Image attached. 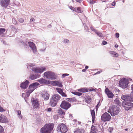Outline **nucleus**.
Masks as SVG:
<instances>
[{"label":"nucleus","mask_w":133,"mask_h":133,"mask_svg":"<svg viewBox=\"0 0 133 133\" xmlns=\"http://www.w3.org/2000/svg\"><path fill=\"white\" fill-rule=\"evenodd\" d=\"M54 124L53 123H46L41 129V133H51L54 128Z\"/></svg>","instance_id":"f257e3e1"},{"label":"nucleus","mask_w":133,"mask_h":133,"mask_svg":"<svg viewBox=\"0 0 133 133\" xmlns=\"http://www.w3.org/2000/svg\"><path fill=\"white\" fill-rule=\"evenodd\" d=\"M61 98V96L58 94H55L52 95L49 102L50 106L52 107L56 106Z\"/></svg>","instance_id":"f03ea898"},{"label":"nucleus","mask_w":133,"mask_h":133,"mask_svg":"<svg viewBox=\"0 0 133 133\" xmlns=\"http://www.w3.org/2000/svg\"><path fill=\"white\" fill-rule=\"evenodd\" d=\"M43 76L46 79H50L51 80H55L58 77L56 74L51 71L45 72L43 75Z\"/></svg>","instance_id":"7ed1b4c3"},{"label":"nucleus","mask_w":133,"mask_h":133,"mask_svg":"<svg viewBox=\"0 0 133 133\" xmlns=\"http://www.w3.org/2000/svg\"><path fill=\"white\" fill-rule=\"evenodd\" d=\"M130 100L126 101H122V106L123 107L125 110L128 111L131 110L133 108V103L131 102Z\"/></svg>","instance_id":"20e7f679"},{"label":"nucleus","mask_w":133,"mask_h":133,"mask_svg":"<svg viewBox=\"0 0 133 133\" xmlns=\"http://www.w3.org/2000/svg\"><path fill=\"white\" fill-rule=\"evenodd\" d=\"M68 128L66 125L63 123L59 124L56 130L58 132L66 133L68 130Z\"/></svg>","instance_id":"39448f33"},{"label":"nucleus","mask_w":133,"mask_h":133,"mask_svg":"<svg viewBox=\"0 0 133 133\" xmlns=\"http://www.w3.org/2000/svg\"><path fill=\"white\" fill-rule=\"evenodd\" d=\"M129 81V79L126 78H122L119 81V86L123 89H125L127 88Z\"/></svg>","instance_id":"423d86ee"},{"label":"nucleus","mask_w":133,"mask_h":133,"mask_svg":"<svg viewBox=\"0 0 133 133\" xmlns=\"http://www.w3.org/2000/svg\"><path fill=\"white\" fill-rule=\"evenodd\" d=\"M32 71L35 73L41 74L46 70L45 66H42L40 67H33L32 68H30Z\"/></svg>","instance_id":"0eeeda50"},{"label":"nucleus","mask_w":133,"mask_h":133,"mask_svg":"<svg viewBox=\"0 0 133 133\" xmlns=\"http://www.w3.org/2000/svg\"><path fill=\"white\" fill-rule=\"evenodd\" d=\"M71 103L65 100L62 101L60 105V107L61 108L66 110H68L71 107Z\"/></svg>","instance_id":"6e6552de"},{"label":"nucleus","mask_w":133,"mask_h":133,"mask_svg":"<svg viewBox=\"0 0 133 133\" xmlns=\"http://www.w3.org/2000/svg\"><path fill=\"white\" fill-rule=\"evenodd\" d=\"M111 116L110 115L105 112L101 116V120L105 122L107 121H109L111 119Z\"/></svg>","instance_id":"1a4fd4ad"},{"label":"nucleus","mask_w":133,"mask_h":133,"mask_svg":"<svg viewBox=\"0 0 133 133\" xmlns=\"http://www.w3.org/2000/svg\"><path fill=\"white\" fill-rule=\"evenodd\" d=\"M38 100L37 98H34L33 97H32L31 98V102L32 105L35 109L39 108V102L38 101Z\"/></svg>","instance_id":"9d476101"},{"label":"nucleus","mask_w":133,"mask_h":133,"mask_svg":"<svg viewBox=\"0 0 133 133\" xmlns=\"http://www.w3.org/2000/svg\"><path fill=\"white\" fill-rule=\"evenodd\" d=\"M36 81L39 82L40 84L43 85H50V81L49 80L45 79L43 77L37 79Z\"/></svg>","instance_id":"9b49d317"},{"label":"nucleus","mask_w":133,"mask_h":133,"mask_svg":"<svg viewBox=\"0 0 133 133\" xmlns=\"http://www.w3.org/2000/svg\"><path fill=\"white\" fill-rule=\"evenodd\" d=\"M29 48V46L31 49L32 52L34 54H36L37 52V49L36 47L35 46V44L32 42L29 41L27 42Z\"/></svg>","instance_id":"f8f14e48"},{"label":"nucleus","mask_w":133,"mask_h":133,"mask_svg":"<svg viewBox=\"0 0 133 133\" xmlns=\"http://www.w3.org/2000/svg\"><path fill=\"white\" fill-rule=\"evenodd\" d=\"M40 85L39 83L38 82H33L29 85L28 89L33 92L35 90L38 88Z\"/></svg>","instance_id":"ddd939ff"},{"label":"nucleus","mask_w":133,"mask_h":133,"mask_svg":"<svg viewBox=\"0 0 133 133\" xmlns=\"http://www.w3.org/2000/svg\"><path fill=\"white\" fill-rule=\"evenodd\" d=\"M29 83V81L25 79L23 82L21 83L20 87L22 89L25 90L28 88Z\"/></svg>","instance_id":"4468645a"},{"label":"nucleus","mask_w":133,"mask_h":133,"mask_svg":"<svg viewBox=\"0 0 133 133\" xmlns=\"http://www.w3.org/2000/svg\"><path fill=\"white\" fill-rule=\"evenodd\" d=\"M105 94L107 95L108 98H112L114 96V95L111 91L108 88H105L104 91Z\"/></svg>","instance_id":"2eb2a0df"},{"label":"nucleus","mask_w":133,"mask_h":133,"mask_svg":"<svg viewBox=\"0 0 133 133\" xmlns=\"http://www.w3.org/2000/svg\"><path fill=\"white\" fill-rule=\"evenodd\" d=\"M40 76V75L38 74L30 73L29 76L28 77L31 80H34L39 78Z\"/></svg>","instance_id":"dca6fc26"},{"label":"nucleus","mask_w":133,"mask_h":133,"mask_svg":"<svg viewBox=\"0 0 133 133\" xmlns=\"http://www.w3.org/2000/svg\"><path fill=\"white\" fill-rule=\"evenodd\" d=\"M10 0H2L1 1V5L2 7L6 8L9 5Z\"/></svg>","instance_id":"f3484780"},{"label":"nucleus","mask_w":133,"mask_h":133,"mask_svg":"<svg viewBox=\"0 0 133 133\" xmlns=\"http://www.w3.org/2000/svg\"><path fill=\"white\" fill-rule=\"evenodd\" d=\"M117 108V110H116L115 111H112L111 112H110L108 110V112L109 113L112 117L117 115L118 114L119 112L121 111V110L119 107H118Z\"/></svg>","instance_id":"a211bd4d"},{"label":"nucleus","mask_w":133,"mask_h":133,"mask_svg":"<svg viewBox=\"0 0 133 133\" xmlns=\"http://www.w3.org/2000/svg\"><path fill=\"white\" fill-rule=\"evenodd\" d=\"M69 8L71 10L77 13H81L83 11L81 9L80 7L74 8L72 6H69Z\"/></svg>","instance_id":"6ab92c4d"},{"label":"nucleus","mask_w":133,"mask_h":133,"mask_svg":"<svg viewBox=\"0 0 133 133\" xmlns=\"http://www.w3.org/2000/svg\"><path fill=\"white\" fill-rule=\"evenodd\" d=\"M131 96L129 94L122 95L121 97V99L123 100V101H126L128 100H130Z\"/></svg>","instance_id":"aec40b11"},{"label":"nucleus","mask_w":133,"mask_h":133,"mask_svg":"<svg viewBox=\"0 0 133 133\" xmlns=\"http://www.w3.org/2000/svg\"><path fill=\"white\" fill-rule=\"evenodd\" d=\"M57 113L59 115L61 116V118H64V116L65 114V112L63 110L62 108H59L57 110Z\"/></svg>","instance_id":"412c9836"},{"label":"nucleus","mask_w":133,"mask_h":133,"mask_svg":"<svg viewBox=\"0 0 133 133\" xmlns=\"http://www.w3.org/2000/svg\"><path fill=\"white\" fill-rule=\"evenodd\" d=\"M50 96V95L48 93V91H46L42 95V97L44 98L45 101L48 100L49 99Z\"/></svg>","instance_id":"4be33fe9"},{"label":"nucleus","mask_w":133,"mask_h":133,"mask_svg":"<svg viewBox=\"0 0 133 133\" xmlns=\"http://www.w3.org/2000/svg\"><path fill=\"white\" fill-rule=\"evenodd\" d=\"M9 122V120L7 117L4 115H2V117L0 120V122L6 123Z\"/></svg>","instance_id":"5701e85b"},{"label":"nucleus","mask_w":133,"mask_h":133,"mask_svg":"<svg viewBox=\"0 0 133 133\" xmlns=\"http://www.w3.org/2000/svg\"><path fill=\"white\" fill-rule=\"evenodd\" d=\"M85 97L84 99L85 102L88 104H90L92 100L91 96L88 95H87Z\"/></svg>","instance_id":"b1692460"},{"label":"nucleus","mask_w":133,"mask_h":133,"mask_svg":"<svg viewBox=\"0 0 133 133\" xmlns=\"http://www.w3.org/2000/svg\"><path fill=\"white\" fill-rule=\"evenodd\" d=\"M97 128L96 126L92 125L90 129L91 133H97L98 131Z\"/></svg>","instance_id":"393cba45"},{"label":"nucleus","mask_w":133,"mask_h":133,"mask_svg":"<svg viewBox=\"0 0 133 133\" xmlns=\"http://www.w3.org/2000/svg\"><path fill=\"white\" fill-rule=\"evenodd\" d=\"M116 99L114 100V102H115V104H116L117 106L121 107V103L119 101V98L118 97V96H116Z\"/></svg>","instance_id":"a878e982"},{"label":"nucleus","mask_w":133,"mask_h":133,"mask_svg":"<svg viewBox=\"0 0 133 133\" xmlns=\"http://www.w3.org/2000/svg\"><path fill=\"white\" fill-rule=\"evenodd\" d=\"M88 88L83 87L82 88L77 89V91L79 92L82 93H85L88 92L87 90Z\"/></svg>","instance_id":"bb28decb"},{"label":"nucleus","mask_w":133,"mask_h":133,"mask_svg":"<svg viewBox=\"0 0 133 133\" xmlns=\"http://www.w3.org/2000/svg\"><path fill=\"white\" fill-rule=\"evenodd\" d=\"M6 29L4 28H0V35L2 37L5 36V34L4 32L5 31Z\"/></svg>","instance_id":"cd10ccee"},{"label":"nucleus","mask_w":133,"mask_h":133,"mask_svg":"<svg viewBox=\"0 0 133 133\" xmlns=\"http://www.w3.org/2000/svg\"><path fill=\"white\" fill-rule=\"evenodd\" d=\"M109 53L110 54L112 55V57H117L119 56L118 54L115 51H110Z\"/></svg>","instance_id":"c85d7f7f"},{"label":"nucleus","mask_w":133,"mask_h":133,"mask_svg":"<svg viewBox=\"0 0 133 133\" xmlns=\"http://www.w3.org/2000/svg\"><path fill=\"white\" fill-rule=\"evenodd\" d=\"M18 43H22L25 48H27V47H28L29 48L27 42H24L23 40L21 39L18 41Z\"/></svg>","instance_id":"c756f323"},{"label":"nucleus","mask_w":133,"mask_h":133,"mask_svg":"<svg viewBox=\"0 0 133 133\" xmlns=\"http://www.w3.org/2000/svg\"><path fill=\"white\" fill-rule=\"evenodd\" d=\"M56 86L60 88H62L63 87L62 82L60 80H57Z\"/></svg>","instance_id":"7c9ffc66"},{"label":"nucleus","mask_w":133,"mask_h":133,"mask_svg":"<svg viewBox=\"0 0 133 133\" xmlns=\"http://www.w3.org/2000/svg\"><path fill=\"white\" fill-rule=\"evenodd\" d=\"M71 93L72 94L76 95L77 96H81L82 94V93L81 92H79L76 91H72L71 92Z\"/></svg>","instance_id":"2f4dec72"},{"label":"nucleus","mask_w":133,"mask_h":133,"mask_svg":"<svg viewBox=\"0 0 133 133\" xmlns=\"http://www.w3.org/2000/svg\"><path fill=\"white\" fill-rule=\"evenodd\" d=\"M95 33L100 37H103V35L102 33L100 31H98L97 30L95 32Z\"/></svg>","instance_id":"473e14b6"},{"label":"nucleus","mask_w":133,"mask_h":133,"mask_svg":"<svg viewBox=\"0 0 133 133\" xmlns=\"http://www.w3.org/2000/svg\"><path fill=\"white\" fill-rule=\"evenodd\" d=\"M117 105H112L110 106L109 107L110 109L112 110V111H115L116 110H117V108L118 107H117Z\"/></svg>","instance_id":"72a5a7b5"},{"label":"nucleus","mask_w":133,"mask_h":133,"mask_svg":"<svg viewBox=\"0 0 133 133\" xmlns=\"http://www.w3.org/2000/svg\"><path fill=\"white\" fill-rule=\"evenodd\" d=\"M10 27L11 28L12 31H15L14 33L15 34L17 32V29L13 25H10Z\"/></svg>","instance_id":"f704fd0d"},{"label":"nucleus","mask_w":133,"mask_h":133,"mask_svg":"<svg viewBox=\"0 0 133 133\" xmlns=\"http://www.w3.org/2000/svg\"><path fill=\"white\" fill-rule=\"evenodd\" d=\"M79 18L82 21V23L83 24V25H85V21H87V17H84V18L82 19L80 17H79Z\"/></svg>","instance_id":"c9c22d12"},{"label":"nucleus","mask_w":133,"mask_h":133,"mask_svg":"<svg viewBox=\"0 0 133 133\" xmlns=\"http://www.w3.org/2000/svg\"><path fill=\"white\" fill-rule=\"evenodd\" d=\"M26 91L25 93L26 95L28 97H29L30 94L33 92L31 90L28 89V90H26Z\"/></svg>","instance_id":"e433bc0d"},{"label":"nucleus","mask_w":133,"mask_h":133,"mask_svg":"<svg viewBox=\"0 0 133 133\" xmlns=\"http://www.w3.org/2000/svg\"><path fill=\"white\" fill-rule=\"evenodd\" d=\"M17 114L18 116V117L21 119L23 118V116L21 114V111L19 110H18L17 111Z\"/></svg>","instance_id":"4c0bfd02"},{"label":"nucleus","mask_w":133,"mask_h":133,"mask_svg":"<svg viewBox=\"0 0 133 133\" xmlns=\"http://www.w3.org/2000/svg\"><path fill=\"white\" fill-rule=\"evenodd\" d=\"M56 91L60 94L63 91V89L59 88H56Z\"/></svg>","instance_id":"58836bf2"},{"label":"nucleus","mask_w":133,"mask_h":133,"mask_svg":"<svg viewBox=\"0 0 133 133\" xmlns=\"http://www.w3.org/2000/svg\"><path fill=\"white\" fill-rule=\"evenodd\" d=\"M90 112L92 117H95V112L94 110H90Z\"/></svg>","instance_id":"ea45409f"},{"label":"nucleus","mask_w":133,"mask_h":133,"mask_svg":"<svg viewBox=\"0 0 133 133\" xmlns=\"http://www.w3.org/2000/svg\"><path fill=\"white\" fill-rule=\"evenodd\" d=\"M57 81V80L50 81V84L53 86H56Z\"/></svg>","instance_id":"a19ab883"},{"label":"nucleus","mask_w":133,"mask_h":133,"mask_svg":"<svg viewBox=\"0 0 133 133\" xmlns=\"http://www.w3.org/2000/svg\"><path fill=\"white\" fill-rule=\"evenodd\" d=\"M41 122V118L40 117L37 118H36V123L38 124H40Z\"/></svg>","instance_id":"79ce46f5"},{"label":"nucleus","mask_w":133,"mask_h":133,"mask_svg":"<svg viewBox=\"0 0 133 133\" xmlns=\"http://www.w3.org/2000/svg\"><path fill=\"white\" fill-rule=\"evenodd\" d=\"M17 19L18 21L21 23H22L24 22V19L22 18L18 17V18H17Z\"/></svg>","instance_id":"37998d69"},{"label":"nucleus","mask_w":133,"mask_h":133,"mask_svg":"<svg viewBox=\"0 0 133 133\" xmlns=\"http://www.w3.org/2000/svg\"><path fill=\"white\" fill-rule=\"evenodd\" d=\"M87 1L90 4H93L95 3L96 1V0H87Z\"/></svg>","instance_id":"c03bdc74"},{"label":"nucleus","mask_w":133,"mask_h":133,"mask_svg":"<svg viewBox=\"0 0 133 133\" xmlns=\"http://www.w3.org/2000/svg\"><path fill=\"white\" fill-rule=\"evenodd\" d=\"M0 133H5L3 127L0 125Z\"/></svg>","instance_id":"a18cd8bd"},{"label":"nucleus","mask_w":133,"mask_h":133,"mask_svg":"<svg viewBox=\"0 0 133 133\" xmlns=\"http://www.w3.org/2000/svg\"><path fill=\"white\" fill-rule=\"evenodd\" d=\"M71 98V102H76L77 101L75 97H73Z\"/></svg>","instance_id":"49530a36"},{"label":"nucleus","mask_w":133,"mask_h":133,"mask_svg":"<svg viewBox=\"0 0 133 133\" xmlns=\"http://www.w3.org/2000/svg\"><path fill=\"white\" fill-rule=\"evenodd\" d=\"M12 18V23L15 25H16L17 24V21L16 20L15 18H14V17H13Z\"/></svg>","instance_id":"de8ad7c7"},{"label":"nucleus","mask_w":133,"mask_h":133,"mask_svg":"<svg viewBox=\"0 0 133 133\" xmlns=\"http://www.w3.org/2000/svg\"><path fill=\"white\" fill-rule=\"evenodd\" d=\"M74 133H82L80 131V129L78 128H77L75 131H74Z\"/></svg>","instance_id":"09e8293b"},{"label":"nucleus","mask_w":133,"mask_h":133,"mask_svg":"<svg viewBox=\"0 0 133 133\" xmlns=\"http://www.w3.org/2000/svg\"><path fill=\"white\" fill-rule=\"evenodd\" d=\"M60 95L63 97H67V95L63 91L62 92Z\"/></svg>","instance_id":"8fccbe9b"},{"label":"nucleus","mask_w":133,"mask_h":133,"mask_svg":"<svg viewBox=\"0 0 133 133\" xmlns=\"http://www.w3.org/2000/svg\"><path fill=\"white\" fill-rule=\"evenodd\" d=\"M26 66H29L30 67H32V68H33V66H35V64H34V63H28L27 64Z\"/></svg>","instance_id":"3c124183"},{"label":"nucleus","mask_w":133,"mask_h":133,"mask_svg":"<svg viewBox=\"0 0 133 133\" xmlns=\"http://www.w3.org/2000/svg\"><path fill=\"white\" fill-rule=\"evenodd\" d=\"M69 75V74L67 73H64L62 75V78H64L66 76H68Z\"/></svg>","instance_id":"603ef678"},{"label":"nucleus","mask_w":133,"mask_h":133,"mask_svg":"<svg viewBox=\"0 0 133 133\" xmlns=\"http://www.w3.org/2000/svg\"><path fill=\"white\" fill-rule=\"evenodd\" d=\"M6 111L5 109L3 108V107L0 105V112H3Z\"/></svg>","instance_id":"864d4df0"},{"label":"nucleus","mask_w":133,"mask_h":133,"mask_svg":"<svg viewBox=\"0 0 133 133\" xmlns=\"http://www.w3.org/2000/svg\"><path fill=\"white\" fill-rule=\"evenodd\" d=\"M84 30L86 31H88L89 32V29L88 27L86 25V24H85V25H84Z\"/></svg>","instance_id":"5fc2aeb1"},{"label":"nucleus","mask_w":133,"mask_h":133,"mask_svg":"<svg viewBox=\"0 0 133 133\" xmlns=\"http://www.w3.org/2000/svg\"><path fill=\"white\" fill-rule=\"evenodd\" d=\"M113 127H109V129H108V131L110 133H111L113 131Z\"/></svg>","instance_id":"6e6d98bb"},{"label":"nucleus","mask_w":133,"mask_h":133,"mask_svg":"<svg viewBox=\"0 0 133 133\" xmlns=\"http://www.w3.org/2000/svg\"><path fill=\"white\" fill-rule=\"evenodd\" d=\"M115 35L116 38H119V33L117 32L115 33Z\"/></svg>","instance_id":"4d7b16f0"},{"label":"nucleus","mask_w":133,"mask_h":133,"mask_svg":"<svg viewBox=\"0 0 133 133\" xmlns=\"http://www.w3.org/2000/svg\"><path fill=\"white\" fill-rule=\"evenodd\" d=\"M63 42L65 43H70V41L68 39H65L64 40Z\"/></svg>","instance_id":"13d9d810"},{"label":"nucleus","mask_w":133,"mask_h":133,"mask_svg":"<svg viewBox=\"0 0 133 133\" xmlns=\"http://www.w3.org/2000/svg\"><path fill=\"white\" fill-rule=\"evenodd\" d=\"M107 44V42L105 40H103L102 41V43L101 44L102 45H104Z\"/></svg>","instance_id":"bf43d9fd"},{"label":"nucleus","mask_w":133,"mask_h":133,"mask_svg":"<svg viewBox=\"0 0 133 133\" xmlns=\"http://www.w3.org/2000/svg\"><path fill=\"white\" fill-rule=\"evenodd\" d=\"M90 29H91V30H92V31L94 32H95V33L96 31L97 30L96 29L94 28L92 26H91L90 27Z\"/></svg>","instance_id":"052dcab7"},{"label":"nucleus","mask_w":133,"mask_h":133,"mask_svg":"<svg viewBox=\"0 0 133 133\" xmlns=\"http://www.w3.org/2000/svg\"><path fill=\"white\" fill-rule=\"evenodd\" d=\"M101 105V104H100V101H99L98 102L97 104V105L96 106V109L97 108L98 109V108Z\"/></svg>","instance_id":"680f3d73"},{"label":"nucleus","mask_w":133,"mask_h":133,"mask_svg":"<svg viewBox=\"0 0 133 133\" xmlns=\"http://www.w3.org/2000/svg\"><path fill=\"white\" fill-rule=\"evenodd\" d=\"M46 110L47 112H50L52 110V108H47V109Z\"/></svg>","instance_id":"e2e57ef3"},{"label":"nucleus","mask_w":133,"mask_h":133,"mask_svg":"<svg viewBox=\"0 0 133 133\" xmlns=\"http://www.w3.org/2000/svg\"><path fill=\"white\" fill-rule=\"evenodd\" d=\"M35 21V19L33 17H32L30 19V23H32L34 22Z\"/></svg>","instance_id":"0e129e2a"},{"label":"nucleus","mask_w":133,"mask_h":133,"mask_svg":"<svg viewBox=\"0 0 133 133\" xmlns=\"http://www.w3.org/2000/svg\"><path fill=\"white\" fill-rule=\"evenodd\" d=\"M87 90L88 91V92L92 91H93V88L92 87H91V88H88Z\"/></svg>","instance_id":"69168bd1"},{"label":"nucleus","mask_w":133,"mask_h":133,"mask_svg":"<svg viewBox=\"0 0 133 133\" xmlns=\"http://www.w3.org/2000/svg\"><path fill=\"white\" fill-rule=\"evenodd\" d=\"M80 130L81 132L82 133H84L85 132V130L83 128L80 129Z\"/></svg>","instance_id":"338daca9"},{"label":"nucleus","mask_w":133,"mask_h":133,"mask_svg":"<svg viewBox=\"0 0 133 133\" xmlns=\"http://www.w3.org/2000/svg\"><path fill=\"white\" fill-rule=\"evenodd\" d=\"M71 98H65V99L66 100H67L69 102H71Z\"/></svg>","instance_id":"774afa93"}]
</instances>
